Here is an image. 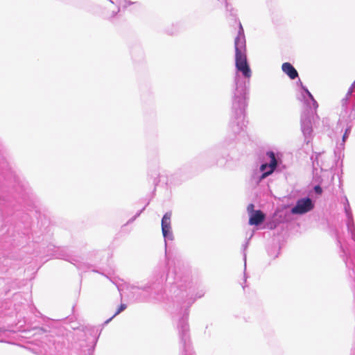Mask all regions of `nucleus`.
I'll return each instance as SVG.
<instances>
[{
	"instance_id": "nucleus-3",
	"label": "nucleus",
	"mask_w": 355,
	"mask_h": 355,
	"mask_svg": "<svg viewBox=\"0 0 355 355\" xmlns=\"http://www.w3.org/2000/svg\"><path fill=\"white\" fill-rule=\"evenodd\" d=\"M314 207L312 200L309 198H304L298 200L296 205L291 209L293 214H304L311 211Z\"/></svg>"
},
{
	"instance_id": "nucleus-12",
	"label": "nucleus",
	"mask_w": 355,
	"mask_h": 355,
	"mask_svg": "<svg viewBox=\"0 0 355 355\" xmlns=\"http://www.w3.org/2000/svg\"><path fill=\"white\" fill-rule=\"evenodd\" d=\"M350 131H351V128H350V127L347 128L345 130V134H344V135H343V141H345V139L348 137V136H349V133H350Z\"/></svg>"
},
{
	"instance_id": "nucleus-5",
	"label": "nucleus",
	"mask_w": 355,
	"mask_h": 355,
	"mask_svg": "<svg viewBox=\"0 0 355 355\" xmlns=\"http://www.w3.org/2000/svg\"><path fill=\"white\" fill-rule=\"evenodd\" d=\"M302 89L303 92L301 94V100L304 102L309 109L316 110L318 107V103L306 88L302 87Z\"/></svg>"
},
{
	"instance_id": "nucleus-6",
	"label": "nucleus",
	"mask_w": 355,
	"mask_h": 355,
	"mask_svg": "<svg viewBox=\"0 0 355 355\" xmlns=\"http://www.w3.org/2000/svg\"><path fill=\"white\" fill-rule=\"evenodd\" d=\"M282 71L287 74L291 79H295L297 77L298 73L295 69L288 62H285L282 64Z\"/></svg>"
},
{
	"instance_id": "nucleus-10",
	"label": "nucleus",
	"mask_w": 355,
	"mask_h": 355,
	"mask_svg": "<svg viewBox=\"0 0 355 355\" xmlns=\"http://www.w3.org/2000/svg\"><path fill=\"white\" fill-rule=\"evenodd\" d=\"M162 234L165 239L172 241L173 239V235L171 229H166L162 230Z\"/></svg>"
},
{
	"instance_id": "nucleus-11",
	"label": "nucleus",
	"mask_w": 355,
	"mask_h": 355,
	"mask_svg": "<svg viewBox=\"0 0 355 355\" xmlns=\"http://www.w3.org/2000/svg\"><path fill=\"white\" fill-rule=\"evenodd\" d=\"M126 309V305L124 304H121V306H119V309L117 310V311L114 313V315L110 318L109 319L107 322H108L109 321H110L114 317H115L116 315H117L118 314H119L121 311H123V310H125Z\"/></svg>"
},
{
	"instance_id": "nucleus-1",
	"label": "nucleus",
	"mask_w": 355,
	"mask_h": 355,
	"mask_svg": "<svg viewBox=\"0 0 355 355\" xmlns=\"http://www.w3.org/2000/svg\"><path fill=\"white\" fill-rule=\"evenodd\" d=\"M234 47L236 72L235 76L236 92L233 107L239 110V114H243L245 107L246 89L245 83L240 80L239 73L244 78L249 79L252 76V71L247 60L245 38L241 24H239L238 35L235 38Z\"/></svg>"
},
{
	"instance_id": "nucleus-16",
	"label": "nucleus",
	"mask_w": 355,
	"mask_h": 355,
	"mask_svg": "<svg viewBox=\"0 0 355 355\" xmlns=\"http://www.w3.org/2000/svg\"><path fill=\"white\" fill-rule=\"evenodd\" d=\"M345 211H346L347 216L349 218L351 217V213L349 212V211L348 210V207H345Z\"/></svg>"
},
{
	"instance_id": "nucleus-2",
	"label": "nucleus",
	"mask_w": 355,
	"mask_h": 355,
	"mask_svg": "<svg viewBox=\"0 0 355 355\" xmlns=\"http://www.w3.org/2000/svg\"><path fill=\"white\" fill-rule=\"evenodd\" d=\"M267 155L270 157L269 164H262L259 169L255 170L252 174V180L256 183H259L263 179L272 173L277 166V160L273 152H268Z\"/></svg>"
},
{
	"instance_id": "nucleus-8",
	"label": "nucleus",
	"mask_w": 355,
	"mask_h": 355,
	"mask_svg": "<svg viewBox=\"0 0 355 355\" xmlns=\"http://www.w3.org/2000/svg\"><path fill=\"white\" fill-rule=\"evenodd\" d=\"M171 212L166 213L162 219V230L171 229Z\"/></svg>"
},
{
	"instance_id": "nucleus-15",
	"label": "nucleus",
	"mask_w": 355,
	"mask_h": 355,
	"mask_svg": "<svg viewBox=\"0 0 355 355\" xmlns=\"http://www.w3.org/2000/svg\"><path fill=\"white\" fill-rule=\"evenodd\" d=\"M354 86H355V82L354 83V84H353V85L351 86V87L349 88V91H348V92H347V96H348L349 95H350V94L352 93V92H353V89H354Z\"/></svg>"
},
{
	"instance_id": "nucleus-14",
	"label": "nucleus",
	"mask_w": 355,
	"mask_h": 355,
	"mask_svg": "<svg viewBox=\"0 0 355 355\" xmlns=\"http://www.w3.org/2000/svg\"><path fill=\"white\" fill-rule=\"evenodd\" d=\"M314 190L318 193H322V189H321V187L320 186H315V188H314Z\"/></svg>"
},
{
	"instance_id": "nucleus-9",
	"label": "nucleus",
	"mask_w": 355,
	"mask_h": 355,
	"mask_svg": "<svg viewBox=\"0 0 355 355\" xmlns=\"http://www.w3.org/2000/svg\"><path fill=\"white\" fill-rule=\"evenodd\" d=\"M112 3L116 4L118 6L126 8L131 4L136 3V2H132L127 0H109Z\"/></svg>"
},
{
	"instance_id": "nucleus-4",
	"label": "nucleus",
	"mask_w": 355,
	"mask_h": 355,
	"mask_svg": "<svg viewBox=\"0 0 355 355\" xmlns=\"http://www.w3.org/2000/svg\"><path fill=\"white\" fill-rule=\"evenodd\" d=\"M247 211L250 225H259L264 221L265 214L260 210H254L253 204H250L248 206Z\"/></svg>"
},
{
	"instance_id": "nucleus-13",
	"label": "nucleus",
	"mask_w": 355,
	"mask_h": 355,
	"mask_svg": "<svg viewBox=\"0 0 355 355\" xmlns=\"http://www.w3.org/2000/svg\"><path fill=\"white\" fill-rule=\"evenodd\" d=\"M347 225L349 230L352 232V238L354 241H355V233L354 232L353 225H351L349 223H348Z\"/></svg>"
},
{
	"instance_id": "nucleus-7",
	"label": "nucleus",
	"mask_w": 355,
	"mask_h": 355,
	"mask_svg": "<svg viewBox=\"0 0 355 355\" xmlns=\"http://www.w3.org/2000/svg\"><path fill=\"white\" fill-rule=\"evenodd\" d=\"M302 131L305 137L311 135L312 128L311 121L309 119H302Z\"/></svg>"
}]
</instances>
